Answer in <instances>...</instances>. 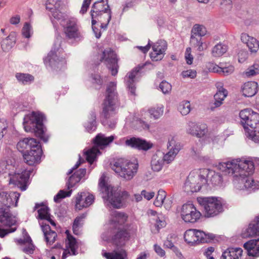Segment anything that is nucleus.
Here are the masks:
<instances>
[{
    "label": "nucleus",
    "mask_w": 259,
    "mask_h": 259,
    "mask_svg": "<svg viewBox=\"0 0 259 259\" xmlns=\"http://www.w3.org/2000/svg\"><path fill=\"white\" fill-rule=\"evenodd\" d=\"M184 238L185 241L191 246L207 243L211 240L209 235L202 231L194 229L186 230L184 234Z\"/></svg>",
    "instance_id": "13"
},
{
    "label": "nucleus",
    "mask_w": 259,
    "mask_h": 259,
    "mask_svg": "<svg viewBox=\"0 0 259 259\" xmlns=\"http://www.w3.org/2000/svg\"><path fill=\"white\" fill-rule=\"evenodd\" d=\"M72 193V190L68 191H65L64 190H60L58 193L55 196L54 200L55 202H59L61 199L64 198L66 197L70 196Z\"/></svg>",
    "instance_id": "55"
},
{
    "label": "nucleus",
    "mask_w": 259,
    "mask_h": 259,
    "mask_svg": "<svg viewBox=\"0 0 259 259\" xmlns=\"http://www.w3.org/2000/svg\"><path fill=\"white\" fill-rule=\"evenodd\" d=\"M218 92L214 96V103L215 107L220 106L222 104L224 99L228 95L227 91L223 88L221 83H217Z\"/></svg>",
    "instance_id": "35"
},
{
    "label": "nucleus",
    "mask_w": 259,
    "mask_h": 259,
    "mask_svg": "<svg viewBox=\"0 0 259 259\" xmlns=\"http://www.w3.org/2000/svg\"><path fill=\"white\" fill-rule=\"evenodd\" d=\"M31 29V26L28 23H25L22 28V33L26 38H29L30 37V31Z\"/></svg>",
    "instance_id": "61"
},
{
    "label": "nucleus",
    "mask_w": 259,
    "mask_h": 259,
    "mask_svg": "<svg viewBox=\"0 0 259 259\" xmlns=\"http://www.w3.org/2000/svg\"><path fill=\"white\" fill-rule=\"evenodd\" d=\"M198 201L202 206L207 217H213L223 212L221 201L215 197H199Z\"/></svg>",
    "instance_id": "10"
},
{
    "label": "nucleus",
    "mask_w": 259,
    "mask_h": 259,
    "mask_svg": "<svg viewBox=\"0 0 259 259\" xmlns=\"http://www.w3.org/2000/svg\"><path fill=\"white\" fill-rule=\"evenodd\" d=\"M92 83L94 85L95 88L97 89L101 88L103 85V81L102 77L99 74H94L92 75Z\"/></svg>",
    "instance_id": "54"
},
{
    "label": "nucleus",
    "mask_w": 259,
    "mask_h": 259,
    "mask_svg": "<svg viewBox=\"0 0 259 259\" xmlns=\"http://www.w3.org/2000/svg\"><path fill=\"white\" fill-rule=\"evenodd\" d=\"M114 139L113 136L106 137L104 135L98 134L95 137L94 142L97 146H107Z\"/></svg>",
    "instance_id": "39"
},
{
    "label": "nucleus",
    "mask_w": 259,
    "mask_h": 259,
    "mask_svg": "<svg viewBox=\"0 0 259 259\" xmlns=\"http://www.w3.org/2000/svg\"><path fill=\"white\" fill-rule=\"evenodd\" d=\"M39 141L34 138H24L20 140L17 144V149L23 153L27 152L30 150L39 146Z\"/></svg>",
    "instance_id": "27"
},
{
    "label": "nucleus",
    "mask_w": 259,
    "mask_h": 259,
    "mask_svg": "<svg viewBox=\"0 0 259 259\" xmlns=\"http://www.w3.org/2000/svg\"><path fill=\"white\" fill-rule=\"evenodd\" d=\"M193 35H198L199 36H204L206 33V29L204 26L199 24H195L192 29Z\"/></svg>",
    "instance_id": "53"
},
{
    "label": "nucleus",
    "mask_w": 259,
    "mask_h": 259,
    "mask_svg": "<svg viewBox=\"0 0 259 259\" xmlns=\"http://www.w3.org/2000/svg\"><path fill=\"white\" fill-rule=\"evenodd\" d=\"M104 61L112 75H116L118 71V59L116 54L111 49L105 50L102 53L100 62Z\"/></svg>",
    "instance_id": "15"
},
{
    "label": "nucleus",
    "mask_w": 259,
    "mask_h": 259,
    "mask_svg": "<svg viewBox=\"0 0 259 259\" xmlns=\"http://www.w3.org/2000/svg\"><path fill=\"white\" fill-rule=\"evenodd\" d=\"M128 215L125 212L115 211L111 215L110 224L114 228L118 229L111 238V242L117 247H122L130 239L131 236L135 234L136 229L131 225H127L122 228L119 227L123 226L127 221Z\"/></svg>",
    "instance_id": "3"
},
{
    "label": "nucleus",
    "mask_w": 259,
    "mask_h": 259,
    "mask_svg": "<svg viewBox=\"0 0 259 259\" xmlns=\"http://www.w3.org/2000/svg\"><path fill=\"white\" fill-rule=\"evenodd\" d=\"M238 61L240 63L244 62L248 57V53L244 50H240L238 53Z\"/></svg>",
    "instance_id": "63"
},
{
    "label": "nucleus",
    "mask_w": 259,
    "mask_h": 259,
    "mask_svg": "<svg viewBox=\"0 0 259 259\" xmlns=\"http://www.w3.org/2000/svg\"><path fill=\"white\" fill-rule=\"evenodd\" d=\"M15 77L18 81L23 84L30 83L34 79V76L28 73H17Z\"/></svg>",
    "instance_id": "43"
},
{
    "label": "nucleus",
    "mask_w": 259,
    "mask_h": 259,
    "mask_svg": "<svg viewBox=\"0 0 259 259\" xmlns=\"http://www.w3.org/2000/svg\"><path fill=\"white\" fill-rule=\"evenodd\" d=\"M222 171L226 174H231L233 177V181L240 189H255L257 188L252 178L248 177V175L251 174H248L245 170H243V172L242 168L237 167V169L233 168L231 171L229 169Z\"/></svg>",
    "instance_id": "9"
},
{
    "label": "nucleus",
    "mask_w": 259,
    "mask_h": 259,
    "mask_svg": "<svg viewBox=\"0 0 259 259\" xmlns=\"http://www.w3.org/2000/svg\"><path fill=\"white\" fill-rule=\"evenodd\" d=\"M201 216V213L192 204H184L181 208V217L186 223H194L199 220Z\"/></svg>",
    "instance_id": "17"
},
{
    "label": "nucleus",
    "mask_w": 259,
    "mask_h": 259,
    "mask_svg": "<svg viewBox=\"0 0 259 259\" xmlns=\"http://www.w3.org/2000/svg\"><path fill=\"white\" fill-rule=\"evenodd\" d=\"M61 6L60 0H48L46 4V9L51 12L55 19H60L64 15L59 9Z\"/></svg>",
    "instance_id": "28"
},
{
    "label": "nucleus",
    "mask_w": 259,
    "mask_h": 259,
    "mask_svg": "<svg viewBox=\"0 0 259 259\" xmlns=\"http://www.w3.org/2000/svg\"><path fill=\"white\" fill-rule=\"evenodd\" d=\"M191 49L189 47L186 49L185 54V58L187 63L189 65H191L193 63V57L191 54Z\"/></svg>",
    "instance_id": "62"
},
{
    "label": "nucleus",
    "mask_w": 259,
    "mask_h": 259,
    "mask_svg": "<svg viewBox=\"0 0 259 259\" xmlns=\"http://www.w3.org/2000/svg\"><path fill=\"white\" fill-rule=\"evenodd\" d=\"M211 182L215 186L222 184L223 178L219 173L214 174L211 178Z\"/></svg>",
    "instance_id": "59"
},
{
    "label": "nucleus",
    "mask_w": 259,
    "mask_h": 259,
    "mask_svg": "<svg viewBox=\"0 0 259 259\" xmlns=\"http://www.w3.org/2000/svg\"><path fill=\"white\" fill-rule=\"evenodd\" d=\"M143 66H138L128 72L124 77L125 83L128 88L130 94L136 96L135 79L138 73L142 69Z\"/></svg>",
    "instance_id": "24"
},
{
    "label": "nucleus",
    "mask_w": 259,
    "mask_h": 259,
    "mask_svg": "<svg viewBox=\"0 0 259 259\" xmlns=\"http://www.w3.org/2000/svg\"><path fill=\"white\" fill-rule=\"evenodd\" d=\"M59 21L62 27V34L67 40L80 39L82 37L79 25L76 19L72 17H65L63 16Z\"/></svg>",
    "instance_id": "7"
},
{
    "label": "nucleus",
    "mask_w": 259,
    "mask_h": 259,
    "mask_svg": "<svg viewBox=\"0 0 259 259\" xmlns=\"http://www.w3.org/2000/svg\"><path fill=\"white\" fill-rule=\"evenodd\" d=\"M181 75L183 78H190L193 79L196 77L197 72L195 70L189 69L183 71L182 72Z\"/></svg>",
    "instance_id": "57"
},
{
    "label": "nucleus",
    "mask_w": 259,
    "mask_h": 259,
    "mask_svg": "<svg viewBox=\"0 0 259 259\" xmlns=\"http://www.w3.org/2000/svg\"><path fill=\"white\" fill-rule=\"evenodd\" d=\"M227 50L228 47L226 45L218 44L212 48L211 53L213 56L219 57L225 53Z\"/></svg>",
    "instance_id": "47"
},
{
    "label": "nucleus",
    "mask_w": 259,
    "mask_h": 259,
    "mask_svg": "<svg viewBox=\"0 0 259 259\" xmlns=\"http://www.w3.org/2000/svg\"><path fill=\"white\" fill-rule=\"evenodd\" d=\"M243 247L247 250L249 255L259 256V239H252L246 242L244 244Z\"/></svg>",
    "instance_id": "31"
},
{
    "label": "nucleus",
    "mask_w": 259,
    "mask_h": 259,
    "mask_svg": "<svg viewBox=\"0 0 259 259\" xmlns=\"http://www.w3.org/2000/svg\"><path fill=\"white\" fill-rule=\"evenodd\" d=\"M178 110L183 115H187L191 110V105L189 101H184L180 103Z\"/></svg>",
    "instance_id": "51"
},
{
    "label": "nucleus",
    "mask_w": 259,
    "mask_h": 259,
    "mask_svg": "<svg viewBox=\"0 0 259 259\" xmlns=\"http://www.w3.org/2000/svg\"><path fill=\"white\" fill-rule=\"evenodd\" d=\"M8 123L6 121L0 120V140L7 132Z\"/></svg>",
    "instance_id": "60"
},
{
    "label": "nucleus",
    "mask_w": 259,
    "mask_h": 259,
    "mask_svg": "<svg viewBox=\"0 0 259 259\" xmlns=\"http://www.w3.org/2000/svg\"><path fill=\"white\" fill-rule=\"evenodd\" d=\"M91 1L92 0H83V4L80 10V14L83 15L87 12Z\"/></svg>",
    "instance_id": "64"
},
{
    "label": "nucleus",
    "mask_w": 259,
    "mask_h": 259,
    "mask_svg": "<svg viewBox=\"0 0 259 259\" xmlns=\"http://www.w3.org/2000/svg\"><path fill=\"white\" fill-rule=\"evenodd\" d=\"M241 91L245 97H252L257 92V83L254 81H248L242 86Z\"/></svg>",
    "instance_id": "33"
},
{
    "label": "nucleus",
    "mask_w": 259,
    "mask_h": 259,
    "mask_svg": "<svg viewBox=\"0 0 259 259\" xmlns=\"http://www.w3.org/2000/svg\"><path fill=\"white\" fill-rule=\"evenodd\" d=\"M42 154L40 145L23 154L25 162L29 165H33L39 162Z\"/></svg>",
    "instance_id": "25"
},
{
    "label": "nucleus",
    "mask_w": 259,
    "mask_h": 259,
    "mask_svg": "<svg viewBox=\"0 0 259 259\" xmlns=\"http://www.w3.org/2000/svg\"><path fill=\"white\" fill-rule=\"evenodd\" d=\"M99 187L104 195L113 188V187L108 185L106 182V176L104 174H103L99 179Z\"/></svg>",
    "instance_id": "46"
},
{
    "label": "nucleus",
    "mask_w": 259,
    "mask_h": 259,
    "mask_svg": "<svg viewBox=\"0 0 259 259\" xmlns=\"http://www.w3.org/2000/svg\"><path fill=\"white\" fill-rule=\"evenodd\" d=\"M244 130L246 136L251 139L255 143H259V127L255 129H249L248 127L244 125Z\"/></svg>",
    "instance_id": "42"
},
{
    "label": "nucleus",
    "mask_w": 259,
    "mask_h": 259,
    "mask_svg": "<svg viewBox=\"0 0 259 259\" xmlns=\"http://www.w3.org/2000/svg\"><path fill=\"white\" fill-rule=\"evenodd\" d=\"M80 181V180L79 179V177H77L76 175L73 174L70 177L67 183L68 189H70L72 188Z\"/></svg>",
    "instance_id": "56"
},
{
    "label": "nucleus",
    "mask_w": 259,
    "mask_h": 259,
    "mask_svg": "<svg viewBox=\"0 0 259 259\" xmlns=\"http://www.w3.org/2000/svg\"><path fill=\"white\" fill-rule=\"evenodd\" d=\"M237 167L242 168L243 170H245L248 174H252L255 167L259 168V158H242L232 161L220 162L218 164V168L220 170H226L229 168L231 171L233 168L237 169Z\"/></svg>",
    "instance_id": "6"
},
{
    "label": "nucleus",
    "mask_w": 259,
    "mask_h": 259,
    "mask_svg": "<svg viewBox=\"0 0 259 259\" xmlns=\"http://www.w3.org/2000/svg\"><path fill=\"white\" fill-rule=\"evenodd\" d=\"M186 131L188 134L193 136L202 138L207 134L208 129L207 125L205 123L189 122Z\"/></svg>",
    "instance_id": "23"
},
{
    "label": "nucleus",
    "mask_w": 259,
    "mask_h": 259,
    "mask_svg": "<svg viewBox=\"0 0 259 259\" xmlns=\"http://www.w3.org/2000/svg\"><path fill=\"white\" fill-rule=\"evenodd\" d=\"M166 196L165 191L163 190H159L158 192L157 195L154 201V204L157 207H160L164 202V200Z\"/></svg>",
    "instance_id": "52"
},
{
    "label": "nucleus",
    "mask_w": 259,
    "mask_h": 259,
    "mask_svg": "<svg viewBox=\"0 0 259 259\" xmlns=\"http://www.w3.org/2000/svg\"><path fill=\"white\" fill-rule=\"evenodd\" d=\"M35 208L38 209L37 212L38 214V218L40 219L46 220L52 226H56V223L51 219L50 214L49 213V208L47 206L36 204Z\"/></svg>",
    "instance_id": "32"
},
{
    "label": "nucleus",
    "mask_w": 259,
    "mask_h": 259,
    "mask_svg": "<svg viewBox=\"0 0 259 259\" xmlns=\"http://www.w3.org/2000/svg\"><path fill=\"white\" fill-rule=\"evenodd\" d=\"M45 119V116L43 113L39 111H33L25 116L23 125L25 131L34 132L36 137L47 142L49 136L46 134V128L42 123Z\"/></svg>",
    "instance_id": "4"
},
{
    "label": "nucleus",
    "mask_w": 259,
    "mask_h": 259,
    "mask_svg": "<svg viewBox=\"0 0 259 259\" xmlns=\"http://www.w3.org/2000/svg\"><path fill=\"white\" fill-rule=\"evenodd\" d=\"M129 197L128 193L126 191H121L113 188L105 195L103 198L108 203L115 208H120L124 206Z\"/></svg>",
    "instance_id": "11"
},
{
    "label": "nucleus",
    "mask_w": 259,
    "mask_h": 259,
    "mask_svg": "<svg viewBox=\"0 0 259 259\" xmlns=\"http://www.w3.org/2000/svg\"><path fill=\"white\" fill-rule=\"evenodd\" d=\"M90 13L93 25H95L99 21L102 28H106L111 18V11L108 5V0L95 2L92 7Z\"/></svg>",
    "instance_id": "5"
},
{
    "label": "nucleus",
    "mask_w": 259,
    "mask_h": 259,
    "mask_svg": "<svg viewBox=\"0 0 259 259\" xmlns=\"http://www.w3.org/2000/svg\"><path fill=\"white\" fill-rule=\"evenodd\" d=\"M234 70L233 66L229 65L228 66L220 67L218 65L214 66L212 68L214 72L222 73L224 75H228L231 74Z\"/></svg>",
    "instance_id": "48"
},
{
    "label": "nucleus",
    "mask_w": 259,
    "mask_h": 259,
    "mask_svg": "<svg viewBox=\"0 0 259 259\" xmlns=\"http://www.w3.org/2000/svg\"><path fill=\"white\" fill-rule=\"evenodd\" d=\"M44 63L46 66L56 69L64 66L66 61L64 58L59 57L55 52L51 51L44 59Z\"/></svg>",
    "instance_id": "22"
},
{
    "label": "nucleus",
    "mask_w": 259,
    "mask_h": 259,
    "mask_svg": "<svg viewBox=\"0 0 259 259\" xmlns=\"http://www.w3.org/2000/svg\"><path fill=\"white\" fill-rule=\"evenodd\" d=\"M148 112L151 117H153L156 119L163 114V106L153 107L148 110Z\"/></svg>",
    "instance_id": "50"
},
{
    "label": "nucleus",
    "mask_w": 259,
    "mask_h": 259,
    "mask_svg": "<svg viewBox=\"0 0 259 259\" xmlns=\"http://www.w3.org/2000/svg\"><path fill=\"white\" fill-rule=\"evenodd\" d=\"M75 208L80 210L92 205L95 200V196L89 192L78 193L74 197Z\"/></svg>",
    "instance_id": "18"
},
{
    "label": "nucleus",
    "mask_w": 259,
    "mask_h": 259,
    "mask_svg": "<svg viewBox=\"0 0 259 259\" xmlns=\"http://www.w3.org/2000/svg\"><path fill=\"white\" fill-rule=\"evenodd\" d=\"M240 236L243 238L259 236V214L242 229Z\"/></svg>",
    "instance_id": "19"
},
{
    "label": "nucleus",
    "mask_w": 259,
    "mask_h": 259,
    "mask_svg": "<svg viewBox=\"0 0 259 259\" xmlns=\"http://www.w3.org/2000/svg\"><path fill=\"white\" fill-rule=\"evenodd\" d=\"M243 250L240 248H230L225 251L221 259H241Z\"/></svg>",
    "instance_id": "34"
},
{
    "label": "nucleus",
    "mask_w": 259,
    "mask_h": 259,
    "mask_svg": "<svg viewBox=\"0 0 259 259\" xmlns=\"http://www.w3.org/2000/svg\"><path fill=\"white\" fill-rule=\"evenodd\" d=\"M125 143L127 146L144 151H147L153 147V144L151 142L135 137L126 140Z\"/></svg>",
    "instance_id": "26"
},
{
    "label": "nucleus",
    "mask_w": 259,
    "mask_h": 259,
    "mask_svg": "<svg viewBox=\"0 0 259 259\" xmlns=\"http://www.w3.org/2000/svg\"><path fill=\"white\" fill-rule=\"evenodd\" d=\"M152 52L150 54V58L153 61H160L164 57L165 52L167 49V43L164 40H158L153 44Z\"/></svg>",
    "instance_id": "20"
},
{
    "label": "nucleus",
    "mask_w": 259,
    "mask_h": 259,
    "mask_svg": "<svg viewBox=\"0 0 259 259\" xmlns=\"http://www.w3.org/2000/svg\"><path fill=\"white\" fill-rule=\"evenodd\" d=\"M41 229L44 232L46 242L48 245L51 246L56 240L57 234L55 231H52L49 225L42 223Z\"/></svg>",
    "instance_id": "30"
},
{
    "label": "nucleus",
    "mask_w": 259,
    "mask_h": 259,
    "mask_svg": "<svg viewBox=\"0 0 259 259\" xmlns=\"http://www.w3.org/2000/svg\"><path fill=\"white\" fill-rule=\"evenodd\" d=\"M207 182V180L205 175H199L195 171H191L187 177L185 183V191L187 193L197 192Z\"/></svg>",
    "instance_id": "12"
},
{
    "label": "nucleus",
    "mask_w": 259,
    "mask_h": 259,
    "mask_svg": "<svg viewBox=\"0 0 259 259\" xmlns=\"http://www.w3.org/2000/svg\"><path fill=\"white\" fill-rule=\"evenodd\" d=\"M159 88L164 94L169 93L171 90V85L170 84L165 81H163L160 83Z\"/></svg>",
    "instance_id": "58"
},
{
    "label": "nucleus",
    "mask_w": 259,
    "mask_h": 259,
    "mask_svg": "<svg viewBox=\"0 0 259 259\" xmlns=\"http://www.w3.org/2000/svg\"><path fill=\"white\" fill-rule=\"evenodd\" d=\"M163 164L164 162L162 159V155H160L159 153H156L153 155L151 161V166L153 171H160L163 167Z\"/></svg>",
    "instance_id": "37"
},
{
    "label": "nucleus",
    "mask_w": 259,
    "mask_h": 259,
    "mask_svg": "<svg viewBox=\"0 0 259 259\" xmlns=\"http://www.w3.org/2000/svg\"><path fill=\"white\" fill-rule=\"evenodd\" d=\"M30 173L31 171L27 169L9 172L10 183L17 186L21 191H25L28 186Z\"/></svg>",
    "instance_id": "14"
},
{
    "label": "nucleus",
    "mask_w": 259,
    "mask_h": 259,
    "mask_svg": "<svg viewBox=\"0 0 259 259\" xmlns=\"http://www.w3.org/2000/svg\"><path fill=\"white\" fill-rule=\"evenodd\" d=\"M139 165L137 161L132 162L123 158L118 159L112 166V169L126 180L132 179L138 171Z\"/></svg>",
    "instance_id": "8"
},
{
    "label": "nucleus",
    "mask_w": 259,
    "mask_h": 259,
    "mask_svg": "<svg viewBox=\"0 0 259 259\" xmlns=\"http://www.w3.org/2000/svg\"><path fill=\"white\" fill-rule=\"evenodd\" d=\"M102 255L107 259H128L127 253L124 249L114 250L111 252L102 251Z\"/></svg>",
    "instance_id": "36"
},
{
    "label": "nucleus",
    "mask_w": 259,
    "mask_h": 259,
    "mask_svg": "<svg viewBox=\"0 0 259 259\" xmlns=\"http://www.w3.org/2000/svg\"><path fill=\"white\" fill-rule=\"evenodd\" d=\"M120 106L116 83L111 82L107 87L105 98L102 104L101 121L104 125L111 129L115 128L117 122L116 114Z\"/></svg>",
    "instance_id": "1"
},
{
    "label": "nucleus",
    "mask_w": 259,
    "mask_h": 259,
    "mask_svg": "<svg viewBox=\"0 0 259 259\" xmlns=\"http://www.w3.org/2000/svg\"><path fill=\"white\" fill-rule=\"evenodd\" d=\"M20 194L13 192L8 194L5 191H0V202L4 206L0 207V237H4L9 233L13 232L16 228L5 229L6 227H10L14 225L16 221L11 212V206H17V203Z\"/></svg>",
    "instance_id": "2"
},
{
    "label": "nucleus",
    "mask_w": 259,
    "mask_h": 259,
    "mask_svg": "<svg viewBox=\"0 0 259 259\" xmlns=\"http://www.w3.org/2000/svg\"><path fill=\"white\" fill-rule=\"evenodd\" d=\"M65 233L67 236L65 247L71 250L72 251V254H77V245L75 238L69 234L68 230L66 231Z\"/></svg>",
    "instance_id": "40"
},
{
    "label": "nucleus",
    "mask_w": 259,
    "mask_h": 259,
    "mask_svg": "<svg viewBox=\"0 0 259 259\" xmlns=\"http://www.w3.org/2000/svg\"><path fill=\"white\" fill-rule=\"evenodd\" d=\"M100 154L101 152L97 146L93 147L85 152L86 159L90 164L94 162L97 156Z\"/></svg>",
    "instance_id": "41"
},
{
    "label": "nucleus",
    "mask_w": 259,
    "mask_h": 259,
    "mask_svg": "<svg viewBox=\"0 0 259 259\" xmlns=\"http://www.w3.org/2000/svg\"><path fill=\"white\" fill-rule=\"evenodd\" d=\"M239 116L244 128V125L249 129H255L259 127V114L252 109L242 110L239 113Z\"/></svg>",
    "instance_id": "16"
},
{
    "label": "nucleus",
    "mask_w": 259,
    "mask_h": 259,
    "mask_svg": "<svg viewBox=\"0 0 259 259\" xmlns=\"http://www.w3.org/2000/svg\"><path fill=\"white\" fill-rule=\"evenodd\" d=\"M241 40L245 44L249 51L251 53H255L259 49V42L257 39L249 36L247 33H242L241 35Z\"/></svg>",
    "instance_id": "29"
},
{
    "label": "nucleus",
    "mask_w": 259,
    "mask_h": 259,
    "mask_svg": "<svg viewBox=\"0 0 259 259\" xmlns=\"http://www.w3.org/2000/svg\"><path fill=\"white\" fill-rule=\"evenodd\" d=\"M167 147L169 150L168 152L162 155V159L164 163L170 164L175 160L177 154L181 149V146L179 144H176L174 138H172L169 141Z\"/></svg>",
    "instance_id": "21"
},
{
    "label": "nucleus",
    "mask_w": 259,
    "mask_h": 259,
    "mask_svg": "<svg viewBox=\"0 0 259 259\" xmlns=\"http://www.w3.org/2000/svg\"><path fill=\"white\" fill-rule=\"evenodd\" d=\"M16 43V36L14 33H10L2 43V48L4 51L10 50Z\"/></svg>",
    "instance_id": "38"
},
{
    "label": "nucleus",
    "mask_w": 259,
    "mask_h": 259,
    "mask_svg": "<svg viewBox=\"0 0 259 259\" xmlns=\"http://www.w3.org/2000/svg\"><path fill=\"white\" fill-rule=\"evenodd\" d=\"M15 166L12 163H9L8 161L1 160L0 161V173L12 172Z\"/></svg>",
    "instance_id": "49"
},
{
    "label": "nucleus",
    "mask_w": 259,
    "mask_h": 259,
    "mask_svg": "<svg viewBox=\"0 0 259 259\" xmlns=\"http://www.w3.org/2000/svg\"><path fill=\"white\" fill-rule=\"evenodd\" d=\"M91 120L87 122L84 124V127L86 131L89 133H92L96 131L97 128L96 116L95 112H92L90 114Z\"/></svg>",
    "instance_id": "45"
},
{
    "label": "nucleus",
    "mask_w": 259,
    "mask_h": 259,
    "mask_svg": "<svg viewBox=\"0 0 259 259\" xmlns=\"http://www.w3.org/2000/svg\"><path fill=\"white\" fill-rule=\"evenodd\" d=\"M190 42L192 46L197 48V50L199 52H202L207 48V45L201 41V38L198 39L193 35H192L191 36Z\"/></svg>",
    "instance_id": "44"
}]
</instances>
